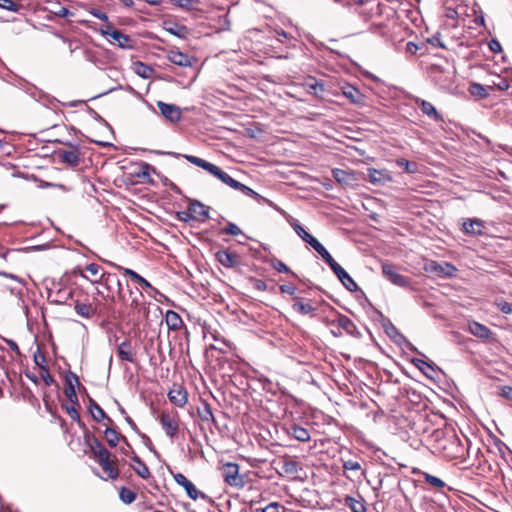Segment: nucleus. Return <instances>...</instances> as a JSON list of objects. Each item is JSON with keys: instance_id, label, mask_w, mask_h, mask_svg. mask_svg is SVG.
Wrapping results in <instances>:
<instances>
[{"instance_id": "1", "label": "nucleus", "mask_w": 512, "mask_h": 512, "mask_svg": "<svg viewBox=\"0 0 512 512\" xmlns=\"http://www.w3.org/2000/svg\"><path fill=\"white\" fill-rule=\"evenodd\" d=\"M471 442L468 438L462 441L458 436L451 435L441 442V453L448 460H460L465 462L469 456Z\"/></svg>"}, {"instance_id": "33", "label": "nucleus", "mask_w": 512, "mask_h": 512, "mask_svg": "<svg viewBox=\"0 0 512 512\" xmlns=\"http://www.w3.org/2000/svg\"><path fill=\"white\" fill-rule=\"evenodd\" d=\"M74 310L79 316L87 319L91 318L97 313V308L92 304L81 303L79 301L75 302Z\"/></svg>"}, {"instance_id": "37", "label": "nucleus", "mask_w": 512, "mask_h": 512, "mask_svg": "<svg viewBox=\"0 0 512 512\" xmlns=\"http://www.w3.org/2000/svg\"><path fill=\"white\" fill-rule=\"evenodd\" d=\"M291 226L295 233L310 246L314 245V243L317 241V239L308 233L297 221L291 223Z\"/></svg>"}, {"instance_id": "8", "label": "nucleus", "mask_w": 512, "mask_h": 512, "mask_svg": "<svg viewBox=\"0 0 512 512\" xmlns=\"http://www.w3.org/2000/svg\"><path fill=\"white\" fill-rule=\"evenodd\" d=\"M99 32L103 36H110L113 40L117 42L118 46L122 49L134 48V42L129 35H126L119 30L112 29L110 25L101 27Z\"/></svg>"}, {"instance_id": "27", "label": "nucleus", "mask_w": 512, "mask_h": 512, "mask_svg": "<svg viewBox=\"0 0 512 512\" xmlns=\"http://www.w3.org/2000/svg\"><path fill=\"white\" fill-rule=\"evenodd\" d=\"M168 59L170 62L180 67L192 66V58L188 54L182 53L180 51H170Z\"/></svg>"}, {"instance_id": "22", "label": "nucleus", "mask_w": 512, "mask_h": 512, "mask_svg": "<svg viewBox=\"0 0 512 512\" xmlns=\"http://www.w3.org/2000/svg\"><path fill=\"white\" fill-rule=\"evenodd\" d=\"M239 465L229 462L224 465L223 475L225 482L229 485H238Z\"/></svg>"}, {"instance_id": "5", "label": "nucleus", "mask_w": 512, "mask_h": 512, "mask_svg": "<svg viewBox=\"0 0 512 512\" xmlns=\"http://www.w3.org/2000/svg\"><path fill=\"white\" fill-rule=\"evenodd\" d=\"M73 294V289L61 286L59 283H52V286L47 289L48 301L57 305L66 304L73 297Z\"/></svg>"}, {"instance_id": "16", "label": "nucleus", "mask_w": 512, "mask_h": 512, "mask_svg": "<svg viewBox=\"0 0 512 512\" xmlns=\"http://www.w3.org/2000/svg\"><path fill=\"white\" fill-rule=\"evenodd\" d=\"M58 157L62 163L73 168L77 167L80 163V152L77 147H74L72 150H60Z\"/></svg>"}, {"instance_id": "35", "label": "nucleus", "mask_w": 512, "mask_h": 512, "mask_svg": "<svg viewBox=\"0 0 512 512\" xmlns=\"http://www.w3.org/2000/svg\"><path fill=\"white\" fill-rule=\"evenodd\" d=\"M131 459L136 464V466L133 467L135 473L143 479H148L151 476L148 466L142 461V459L137 454H133V456H131Z\"/></svg>"}, {"instance_id": "19", "label": "nucleus", "mask_w": 512, "mask_h": 512, "mask_svg": "<svg viewBox=\"0 0 512 512\" xmlns=\"http://www.w3.org/2000/svg\"><path fill=\"white\" fill-rule=\"evenodd\" d=\"M89 412L92 418L96 422H101L103 420L107 421L108 425L113 424V420L105 413V411L100 407V405L92 398L89 400Z\"/></svg>"}, {"instance_id": "39", "label": "nucleus", "mask_w": 512, "mask_h": 512, "mask_svg": "<svg viewBox=\"0 0 512 512\" xmlns=\"http://www.w3.org/2000/svg\"><path fill=\"white\" fill-rule=\"evenodd\" d=\"M104 437L107 444L114 448L117 446L118 442L122 440V435H120L114 428L107 426L104 430Z\"/></svg>"}, {"instance_id": "57", "label": "nucleus", "mask_w": 512, "mask_h": 512, "mask_svg": "<svg viewBox=\"0 0 512 512\" xmlns=\"http://www.w3.org/2000/svg\"><path fill=\"white\" fill-rule=\"evenodd\" d=\"M176 218L179 221L188 223L192 220H196V216L192 214V212L189 210V208L186 211H178L176 212Z\"/></svg>"}, {"instance_id": "34", "label": "nucleus", "mask_w": 512, "mask_h": 512, "mask_svg": "<svg viewBox=\"0 0 512 512\" xmlns=\"http://www.w3.org/2000/svg\"><path fill=\"white\" fill-rule=\"evenodd\" d=\"M344 505L349 507L352 512H366L365 501L362 497L346 496L344 498Z\"/></svg>"}, {"instance_id": "4", "label": "nucleus", "mask_w": 512, "mask_h": 512, "mask_svg": "<svg viewBox=\"0 0 512 512\" xmlns=\"http://www.w3.org/2000/svg\"><path fill=\"white\" fill-rule=\"evenodd\" d=\"M85 444L89 447L92 457L98 464L110 460L111 453L104 447L100 440L89 431L84 433Z\"/></svg>"}, {"instance_id": "55", "label": "nucleus", "mask_w": 512, "mask_h": 512, "mask_svg": "<svg viewBox=\"0 0 512 512\" xmlns=\"http://www.w3.org/2000/svg\"><path fill=\"white\" fill-rule=\"evenodd\" d=\"M170 2L180 8L191 10L193 9V5L198 3V0H170Z\"/></svg>"}, {"instance_id": "25", "label": "nucleus", "mask_w": 512, "mask_h": 512, "mask_svg": "<svg viewBox=\"0 0 512 512\" xmlns=\"http://www.w3.org/2000/svg\"><path fill=\"white\" fill-rule=\"evenodd\" d=\"M416 104L420 107L423 114L427 115L435 121H442V116L438 113L435 106L429 101L417 99Z\"/></svg>"}, {"instance_id": "63", "label": "nucleus", "mask_w": 512, "mask_h": 512, "mask_svg": "<svg viewBox=\"0 0 512 512\" xmlns=\"http://www.w3.org/2000/svg\"><path fill=\"white\" fill-rule=\"evenodd\" d=\"M150 171L155 172V168L148 163H143L141 166V171L137 175L143 179L149 178Z\"/></svg>"}, {"instance_id": "51", "label": "nucleus", "mask_w": 512, "mask_h": 512, "mask_svg": "<svg viewBox=\"0 0 512 512\" xmlns=\"http://www.w3.org/2000/svg\"><path fill=\"white\" fill-rule=\"evenodd\" d=\"M119 497L125 504H130L136 499V493L129 488L122 487L119 492Z\"/></svg>"}, {"instance_id": "61", "label": "nucleus", "mask_w": 512, "mask_h": 512, "mask_svg": "<svg viewBox=\"0 0 512 512\" xmlns=\"http://www.w3.org/2000/svg\"><path fill=\"white\" fill-rule=\"evenodd\" d=\"M249 281L256 290H258V291H266L267 290V284L262 279L251 277V278H249Z\"/></svg>"}, {"instance_id": "10", "label": "nucleus", "mask_w": 512, "mask_h": 512, "mask_svg": "<svg viewBox=\"0 0 512 512\" xmlns=\"http://www.w3.org/2000/svg\"><path fill=\"white\" fill-rule=\"evenodd\" d=\"M75 384H79V377L74 372L69 371L65 376L64 394L71 404L79 405Z\"/></svg>"}, {"instance_id": "20", "label": "nucleus", "mask_w": 512, "mask_h": 512, "mask_svg": "<svg viewBox=\"0 0 512 512\" xmlns=\"http://www.w3.org/2000/svg\"><path fill=\"white\" fill-rule=\"evenodd\" d=\"M163 24L165 31L180 39H186L187 36L189 35V29L185 25H181L171 21H164Z\"/></svg>"}, {"instance_id": "47", "label": "nucleus", "mask_w": 512, "mask_h": 512, "mask_svg": "<svg viewBox=\"0 0 512 512\" xmlns=\"http://www.w3.org/2000/svg\"><path fill=\"white\" fill-rule=\"evenodd\" d=\"M77 405L71 404H63L62 408L66 411V413L70 416V418L77 422L79 426L85 427L84 423L81 421L80 414L78 410L76 409Z\"/></svg>"}, {"instance_id": "49", "label": "nucleus", "mask_w": 512, "mask_h": 512, "mask_svg": "<svg viewBox=\"0 0 512 512\" xmlns=\"http://www.w3.org/2000/svg\"><path fill=\"white\" fill-rule=\"evenodd\" d=\"M135 72L142 78H150L153 72V69L142 62L135 63Z\"/></svg>"}, {"instance_id": "43", "label": "nucleus", "mask_w": 512, "mask_h": 512, "mask_svg": "<svg viewBox=\"0 0 512 512\" xmlns=\"http://www.w3.org/2000/svg\"><path fill=\"white\" fill-rule=\"evenodd\" d=\"M510 87V82L507 78L497 75L495 79L489 84L490 91L499 90L506 91Z\"/></svg>"}, {"instance_id": "24", "label": "nucleus", "mask_w": 512, "mask_h": 512, "mask_svg": "<svg viewBox=\"0 0 512 512\" xmlns=\"http://www.w3.org/2000/svg\"><path fill=\"white\" fill-rule=\"evenodd\" d=\"M117 355L122 361L135 362V354L132 352L130 340H125L118 345Z\"/></svg>"}, {"instance_id": "11", "label": "nucleus", "mask_w": 512, "mask_h": 512, "mask_svg": "<svg viewBox=\"0 0 512 512\" xmlns=\"http://www.w3.org/2000/svg\"><path fill=\"white\" fill-rule=\"evenodd\" d=\"M485 222L479 218H466L463 220L462 230L470 236H481L484 234Z\"/></svg>"}, {"instance_id": "30", "label": "nucleus", "mask_w": 512, "mask_h": 512, "mask_svg": "<svg viewBox=\"0 0 512 512\" xmlns=\"http://www.w3.org/2000/svg\"><path fill=\"white\" fill-rule=\"evenodd\" d=\"M292 309L301 315L313 314L316 310L309 302H304L303 298L297 296L294 297Z\"/></svg>"}, {"instance_id": "29", "label": "nucleus", "mask_w": 512, "mask_h": 512, "mask_svg": "<svg viewBox=\"0 0 512 512\" xmlns=\"http://www.w3.org/2000/svg\"><path fill=\"white\" fill-rule=\"evenodd\" d=\"M165 322L168 329L173 331L180 330L183 326V320L181 316L173 310H168L166 312Z\"/></svg>"}, {"instance_id": "42", "label": "nucleus", "mask_w": 512, "mask_h": 512, "mask_svg": "<svg viewBox=\"0 0 512 512\" xmlns=\"http://www.w3.org/2000/svg\"><path fill=\"white\" fill-rule=\"evenodd\" d=\"M267 263L276 271L279 273H289L294 277H297V275L291 271V269L281 260L272 257L271 259L267 260Z\"/></svg>"}, {"instance_id": "45", "label": "nucleus", "mask_w": 512, "mask_h": 512, "mask_svg": "<svg viewBox=\"0 0 512 512\" xmlns=\"http://www.w3.org/2000/svg\"><path fill=\"white\" fill-rule=\"evenodd\" d=\"M412 363L419 368L426 376L432 378L430 372H435L434 365L425 360L414 358Z\"/></svg>"}, {"instance_id": "64", "label": "nucleus", "mask_w": 512, "mask_h": 512, "mask_svg": "<svg viewBox=\"0 0 512 512\" xmlns=\"http://www.w3.org/2000/svg\"><path fill=\"white\" fill-rule=\"evenodd\" d=\"M333 176L337 182L346 183L348 178V173L342 169L333 170Z\"/></svg>"}, {"instance_id": "59", "label": "nucleus", "mask_w": 512, "mask_h": 512, "mask_svg": "<svg viewBox=\"0 0 512 512\" xmlns=\"http://www.w3.org/2000/svg\"><path fill=\"white\" fill-rule=\"evenodd\" d=\"M40 376L46 386H51L55 381L52 375L49 373L48 367H42L40 370Z\"/></svg>"}, {"instance_id": "58", "label": "nucleus", "mask_w": 512, "mask_h": 512, "mask_svg": "<svg viewBox=\"0 0 512 512\" xmlns=\"http://www.w3.org/2000/svg\"><path fill=\"white\" fill-rule=\"evenodd\" d=\"M285 507L277 502L269 503L261 512H285Z\"/></svg>"}, {"instance_id": "41", "label": "nucleus", "mask_w": 512, "mask_h": 512, "mask_svg": "<svg viewBox=\"0 0 512 512\" xmlns=\"http://www.w3.org/2000/svg\"><path fill=\"white\" fill-rule=\"evenodd\" d=\"M291 435L300 442H307L310 440L309 431L298 425H293L291 427Z\"/></svg>"}, {"instance_id": "6", "label": "nucleus", "mask_w": 512, "mask_h": 512, "mask_svg": "<svg viewBox=\"0 0 512 512\" xmlns=\"http://www.w3.org/2000/svg\"><path fill=\"white\" fill-rule=\"evenodd\" d=\"M382 275L390 281L393 285L399 286L402 288H410L411 287V279L399 274L395 266L389 262H383L381 265Z\"/></svg>"}, {"instance_id": "62", "label": "nucleus", "mask_w": 512, "mask_h": 512, "mask_svg": "<svg viewBox=\"0 0 512 512\" xmlns=\"http://www.w3.org/2000/svg\"><path fill=\"white\" fill-rule=\"evenodd\" d=\"M343 469L349 471H359L361 470V465L358 461L347 460L343 462Z\"/></svg>"}, {"instance_id": "14", "label": "nucleus", "mask_w": 512, "mask_h": 512, "mask_svg": "<svg viewBox=\"0 0 512 512\" xmlns=\"http://www.w3.org/2000/svg\"><path fill=\"white\" fill-rule=\"evenodd\" d=\"M216 260L226 268H234L239 264V258L236 253L229 250H219L215 253Z\"/></svg>"}, {"instance_id": "44", "label": "nucleus", "mask_w": 512, "mask_h": 512, "mask_svg": "<svg viewBox=\"0 0 512 512\" xmlns=\"http://www.w3.org/2000/svg\"><path fill=\"white\" fill-rule=\"evenodd\" d=\"M102 470L108 475V477L112 480H116L119 477V469L116 467L115 463L111 460L99 464Z\"/></svg>"}, {"instance_id": "56", "label": "nucleus", "mask_w": 512, "mask_h": 512, "mask_svg": "<svg viewBox=\"0 0 512 512\" xmlns=\"http://www.w3.org/2000/svg\"><path fill=\"white\" fill-rule=\"evenodd\" d=\"M100 281L103 282L107 288H110L111 284L118 283V276L114 273H103L100 277Z\"/></svg>"}, {"instance_id": "7", "label": "nucleus", "mask_w": 512, "mask_h": 512, "mask_svg": "<svg viewBox=\"0 0 512 512\" xmlns=\"http://www.w3.org/2000/svg\"><path fill=\"white\" fill-rule=\"evenodd\" d=\"M159 422L168 437L173 439L177 436L179 432V418L177 411L170 413L163 410L159 416Z\"/></svg>"}, {"instance_id": "18", "label": "nucleus", "mask_w": 512, "mask_h": 512, "mask_svg": "<svg viewBox=\"0 0 512 512\" xmlns=\"http://www.w3.org/2000/svg\"><path fill=\"white\" fill-rule=\"evenodd\" d=\"M168 399L175 406L183 407L187 403L188 393L185 389L178 386L168 392Z\"/></svg>"}, {"instance_id": "17", "label": "nucleus", "mask_w": 512, "mask_h": 512, "mask_svg": "<svg viewBox=\"0 0 512 512\" xmlns=\"http://www.w3.org/2000/svg\"><path fill=\"white\" fill-rule=\"evenodd\" d=\"M343 95L350 100L351 103L364 106L365 96L354 86L346 85L342 88Z\"/></svg>"}, {"instance_id": "13", "label": "nucleus", "mask_w": 512, "mask_h": 512, "mask_svg": "<svg viewBox=\"0 0 512 512\" xmlns=\"http://www.w3.org/2000/svg\"><path fill=\"white\" fill-rule=\"evenodd\" d=\"M157 107L159 108L161 115L165 117L170 122H178L181 119V110L175 104H168L162 101L157 102Z\"/></svg>"}, {"instance_id": "23", "label": "nucleus", "mask_w": 512, "mask_h": 512, "mask_svg": "<svg viewBox=\"0 0 512 512\" xmlns=\"http://www.w3.org/2000/svg\"><path fill=\"white\" fill-rule=\"evenodd\" d=\"M367 180L375 185H383L390 181L391 178L384 170L369 168L367 170Z\"/></svg>"}, {"instance_id": "46", "label": "nucleus", "mask_w": 512, "mask_h": 512, "mask_svg": "<svg viewBox=\"0 0 512 512\" xmlns=\"http://www.w3.org/2000/svg\"><path fill=\"white\" fill-rule=\"evenodd\" d=\"M396 165L402 168L405 172L413 174L418 171V165L415 162H410L405 158L396 159Z\"/></svg>"}, {"instance_id": "48", "label": "nucleus", "mask_w": 512, "mask_h": 512, "mask_svg": "<svg viewBox=\"0 0 512 512\" xmlns=\"http://www.w3.org/2000/svg\"><path fill=\"white\" fill-rule=\"evenodd\" d=\"M134 282H136L142 289H149L150 292L148 293L151 297H154L156 294H160V292L153 287L150 282H148L145 278H143L141 275L137 274L134 276Z\"/></svg>"}, {"instance_id": "50", "label": "nucleus", "mask_w": 512, "mask_h": 512, "mask_svg": "<svg viewBox=\"0 0 512 512\" xmlns=\"http://www.w3.org/2000/svg\"><path fill=\"white\" fill-rule=\"evenodd\" d=\"M423 477H424V480L426 483H428L429 485H431L437 489H442L446 486V484L443 480H441L440 478L433 476L429 473L424 472Z\"/></svg>"}, {"instance_id": "15", "label": "nucleus", "mask_w": 512, "mask_h": 512, "mask_svg": "<svg viewBox=\"0 0 512 512\" xmlns=\"http://www.w3.org/2000/svg\"><path fill=\"white\" fill-rule=\"evenodd\" d=\"M189 200V210L196 216V220L204 222L209 218L210 207L204 205L197 199Z\"/></svg>"}, {"instance_id": "54", "label": "nucleus", "mask_w": 512, "mask_h": 512, "mask_svg": "<svg viewBox=\"0 0 512 512\" xmlns=\"http://www.w3.org/2000/svg\"><path fill=\"white\" fill-rule=\"evenodd\" d=\"M223 234L238 236L242 235L243 231L233 222H228L226 227H224L221 231Z\"/></svg>"}, {"instance_id": "2", "label": "nucleus", "mask_w": 512, "mask_h": 512, "mask_svg": "<svg viewBox=\"0 0 512 512\" xmlns=\"http://www.w3.org/2000/svg\"><path fill=\"white\" fill-rule=\"evenodd\" d=\"M185 159L189 161L190 163L201 167L202 169L206 170L208 173L219 179L222 183L225 185L231 187L234 190H239L242 183L232 178L229 174H227L225 171H223L220 167L217 165L210 163L202 158H199L197 156H185Z\"/></svg>"}, {"instance_id": "53", "label": "nucleus", "mask_w": 512, "mask_h": 512, "mask_svg": "<svg viewBox=\"0 0 512 512\" xmlns=\"http://www.w3.org/2000/svg\"><path fill=\"white\" fill-rule=\"evenodd\" d=\"M238 191H241L244 195L246 196H249L253 199H255L256 201L258 202H263L264 201V198L263 196H261L259 193H257L256 191H254L253 189H251L250 187L242 184L241 187L239 188Z\"/></svg>"}, {"instance_id": "9", "label": "nucleus", "mask_w": 512, "mask_h": 512, "mask_svg": "<svg viewBox=\"0 0 512 512\" xmlns=\"http://www.w3.org/2000/svg\"><path fill=\"white\" fill-rule=\"evenodd\" d=\"M173 478L178 485L182 486L185 489L187 495L191 499L196 500L198 498H202L206 501H211L210 497L205 493L198 491L195 485L189 479H187V477L184 474L176 473L173 475Z\"/></svg>"}, {"instance_id": "21", "label": "nucleus", "mask_w": 512, "mask_h": 512, "mask_svg": "<svg viewBox=\"0 0 512 512\" xmlns=\"http://www.w3.org/2000/svg\"><path fill=\"white\" fill-rule=\"evenodd\" d=\"M304 85L309 94H312L319 98L322 97V95L325 91V86H324L323 81H318L315 77H312V76H309L306 79Z\"/></svg>"}, {"instance_id": "36", "label": "nucleus", "mask_w": 512, "mask_h": 512, "mask_svg": "<svg viewBox=\"0 0 512 512\" xmlns=\"http://www.w3.org/2000/svg\"><path fill=\"white\" fill-rule=\"evenodd\" d=\"M468 91L471 95L477 96L479 98L485 99L490 96V88L489 85H482L479 83H471Z\"/></svg>"}, {"instance_id": "12", "label": "nucleus", "mask_w": 512, "mask_h": 512, "mask_svg": "<svg viewBox=\"0 0 512 512\" xmlns=\"http://www.w3.org/2000/svg\"><path fill=\"white\" fill-rule=\"evenodd\" d=\"M330 268L347 290L351 292H355L358 290V285L356 284V282L351 278V276L345 271V269L341 265H339L336 262Z\"/></svg>"}, {"instance_id": "3", "label": "nucleus", "mask_w": 512, "mask_h": 512, "mask_svg": "<svg viewBox=\"0 0 512 512\" xmlns=\"http://www.w3.org/2000/svg\"><path fill=\"white\" fill-rule=\"evenodd\" d=\"M381 325L387 336L398 346H405L412 352L421 354L417 348L396 328L391 320L380 313Z\"/></svg>"}, {"instance_id": "28", "label": "nucleus", "mask_w": 512, "mask_h": 512, "mask_svg": "<svg viewBox=\"0 0 512 512\" xmlns=\"http://www.w3.org/2000/svg\"><path fill=\"white\" fill-rule=\"evenodd\" d=\"M468 330L472 335L481 339H488L492 334L491 330L487 326L476 321L469 323Z\"/></svg>"}, {"instance_id": "26", "label": "nucleus", "mask_w": 512, "mask_h": 512, "mask_svg": "<svg viewBox=\"0 0 512 512\" xmlns=\"http://www.w3.org/2000/svg\"><path fill=\"white\" fill-rule=\"evenodd\" d=\"M337 323V325L342 328L347 334L355 336L356 334H359L357 331L356 325L353 323V321L343 314H338L337 319L332 321V324Z\"/></svg>"}, {"instance_id": "60", "label": "nucleus", "mask_w": 512, "mask_h": 512, "mask_svg": "<svg viewBox=\"0 0 512 512\" xmlns=\"http://www.w3.org/2000/svg\"><path fill=\"white\" fill-rule=\"evenodd\" d=\"M495 304L502 313L507 315L512 313V304L504 300H496Z\"/></svg>"}, {"instance_id": "31", "label": "nucleus", "mask_w": 512, "mask_h": 512, "mask_svg": "<svg viewBox=\"0 0 512 512\" xmlns=\"http://www.w3.org/2000/svg\"><path fill=\"white\" fill-rule=\"evenodd\" d=\"M197 414L203 422H211L216 424V419L212 412V408L205 400H201V405L197 407Z\"/></svg>"}, {"instance_id": "52", "label": "nucleus", "mask_w": 512, "mask_h": 512, "mask_svg": "<svg viewBox=\"0 0 512 512\" xmlns=\"http://www.w3.org/2000/svg\"><path fill=\"white\" fill-rule=\"evenodd\" d=\"M0 8L10 12H19L22 5L12 0H0Z\"/></svg>"}, {"instance_id": "32", "label": "nucleus", "mask_w": 512, "mask_h": 512, "mask_svg": "<svg viewBox=\"0 0 512 512\" xmlns=\"http://www.w3.org/2000/svg\"><path fill=\"white\" fill-rule=\"evenodd\" d=\"M432 270L436 272L438 275L446 276V277H453L455 276L457 269L454 265L443 262V263H436L434 262L432 265Z\"/></svg>"}, {"instance_id": "38", "label": "nucleus", "mask_w": 512, "mask_h": 512, "mask_svg": "<svg viewBox=\"0 0 512 512\" xmlns=\"http://www.w3.org/2000/svg\"><path fill=\"white\" fill-rule=\"evenodd\" d=\"M281 469L287 475H296L300 468L297 461L285 456L282 459Z\"/></svg>"}, {"instance_id": "40", "label": "nucleus", "mask_w": 512, "mask_h": 512, "mask_svg": "<svg viewBox=\"0 0 512 512\" xmlns=\"http://www.w3.org/2000/svg\"><path fill=\"white\" fill-rule=\"evenodd\" d=\"M311 247L322 257V259L329 265V267L336 263L331 254L318 240Z\"/></svg>"}]
</instances>
